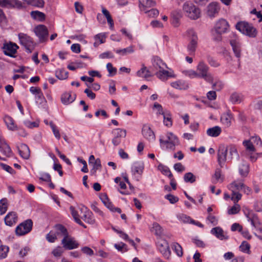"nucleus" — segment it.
<instances>
[{"label":"nucleus","instance_id":"680f3d73","mask_svg":"<svg viewBox=\"0 0 262 262\" xmlns=\"http://www.w3.org/2000/svg\"><path fill=\"white\" fill-rule=\"evenodd\" d=\"M144 12L147 14L148 16L150 17H156L159 15V11L157 9H151L150 10H147Z\"/></svg>","mask_w":262,"mask_h":262},{"label":"nucleus","instance_id":"c756f323","mask_svg":"<svg viewBox=\"0 0 262 262\" xmlns=\"http://www.w3.org/2000/svg\"><path fill=\"white\" fill-rule=\"evenodd\" d=\"M211 232L221 240L227 239L228 238V236L224 234V231L220 227H217L212 228Z\"/></svg>","mask_w":262,"mask_h":262},{"label":"nucleus","instance_id":"72a5a7b5","mask_svg":"<svg viewBox=\"0 0 262 262\" xmlns=\"http://www.w3.org/2000/svg\"><path fill=\"white\" fill-rule=\"evenodd\" d=\"M25 4L37 8H43L45 5L43 0H23Z\"/></svg>","mask_w":262,"mask_h":262},{"label":"nucleus","instance_id":"473e14b6","mask_svg":"<svg viewBox=\"0 0 262 262\" xmlns=\"http://www.w3.org/2000/svg\"><path fill=\"white\" fill-rule=\"evenodd\" d=\"M238 171L242 177H246L249 172V164L245 162H243L239 165Z\"/></svg>","mask_w":262,"mask_h":262},{"label":"nucleus","instance_id":"bb28decb","mask_svg":"<svg viewBox=\"0 0 262 262\" xmlns=\"http://www.w3.org/2000/svg\"><path fill=\"white\" fill-rule=\"evenodd\" d=\"M244 187V184L243 181H234L231 183H230L228 186V189L231 191H237L238 192L241 190L243 189V187Z\"/></svg>","mask_w":262,"mask_h":262},{"label":"nucleus","instance_id":"f3484780","mask_svg":"<svg viewBox=\"0 0 262 262\" xmlns=\"http://www.w3.org/2000/svg\"><path fill=\"white\" fill-rule=\"evenodd\" d=\"M157 247L163 255L168 258L170 255L169 244L165 239H161L157 243Z\"/></svg>","mask_w":262,"mask_h":262},{"label":"nucleus","instance_id":"4468645a","mask_svg":"<svg viewBox=\"0 0 262 262\" xmlns=\"http://www.w3.org/2000/svg\"><path fill=\"white\" fill-rule=\"evenodd\" d=\"M220 11V6L219 3L216 2H212L207 7V15L211 18H214L218 15Z\"/></svg>","mask_w":262,"mask_h":262},{"label":"nucleus","instance_id":"864d4df0","mask_svg":"<svg viewBox=\"0 0 262 262\" xmlns=\"http://www.w3.org/2000/svg\"><path fill=\"white\" fill-rule=\"evenodd\" d=\"M242 196V194L239 192H232L231 195V200L233 202L234 204H237V202L241 200Z\"/></svg>","mask_w":262,"mask_h":262},{"label":"nucleus","instance_id":"412c9836","mask_svg":"<svg viewBox=\"0 0 262 262\" xmlns=\"http://www.w3.org/2000/svg\"><path fill=\"white\" fill-rule=\"evenodd\" d=\"M57 238L60 237L65 238L69 234L67 228L61 224L55 225L53 229Z\"/></svg>","mask_w":262,"mask_h":262},{"label":"nucleus","instance_id":"39448f33","mask_svg":"<svg viewBox=\"0 0 262 262\" xmlns=\"http://www.w3.org/2000/svg\"><path fill=\"white\" fill-rule=\"evenodd\" d=\"M183 10L186 15L192 19H196L200 17V9L191 3H185L183 5Z\"/></svg>","mask_w":262,"mask_h":262},{"label":"nucleus","instance_id":"bf43d9fd","mask_svg":"<svg viewBox=\"0 0 262 262\" xmlns=\"http://www.w3.org/2000/svg\"><path fill=\"white\" fill-rule=\"evenodd\" d=\"M143 169V165L141 164H140V163H135L132 167V171L134 173H140L142 172Z\"/></svg>","mask_w":262,"mask_h":262},{"label":"nucleus","instance_id":"79ce46f5","mask_svg":"<svg viewBox=\"0 0 262 262\" xmlns=\"http://www.w3.org/2000/svg\"><path fill=\"white\" fill-rule=\"evenodd\" d=\"M114 51L117 54L122 56H124L128 54H131L134 52V47L133 46H130L126 48L123 49H116Z\"/></svg>","mask_w":262,"mask_h":262},{"label":"nucleus","instance_id":"2eb2a0df","mask_svg":"<svg viewBox=\"0 0 262 262\" xmlns=\"http://www.w3.org/2000/svg\"><path fill=\"white\" fill-rule=\"evenodd\" d=\"M34 32L39 38L40 42L45 41L48 37V31L47 27L43 25H40L34 28Z\"/></svg>","mask_w":262,"mask_h":262},{"label":"nucleus","instance_id":"a18cd8bd","mask_svg":"<svg viewBox=\"0 0 262 262\" xmlns=\"http://www.w3.org/2000/svg\"><path fill=\"white\" fill-rule=\"evenodd\" d=\"M158 169L163 174L168 177L169 178H171L173 177L172 173L168 167L160 164L158 166Z\"/></svg>","mask_w":262,"mask_h":262},{"label":"nucleus","instance_id":"ddd939ff","mask_svg":"<svg viewBox=\"0 0 262 262\" xmlns=\"http://www.w3.org/2000/svg\"><path fill=\"white\" fill-rule=\"evenodd\" d=\"M112 133L114 136L112 139V143L114 146L119 145L121 141V138H124L126 135L125 129L119 128L114 129Z\"/></svg>","mask_w":262,"mask_h":262},{"label":"nucleus","instance_id":"e433bc0d","mask_svg":"<svg viewBox=\"0 0 262 262\" xmlns=\"http://www.w3.org/2000/svg\"><path fill=\"white\" fill-rule=\"evenodd\" d=\"M232 115L229 113L223 114L221 117V121L223 124L227 127L231 124Z\"/></svg>","mask_w":262,"mask_h":262},{"label":"nucleus","instance_id":"c85d7f7f","mask_svg":"<svg viewBox=\"0 0 262 262\" xmlns=\"http://www.w3.org/2000/svg\"><path fill=\"white\" fill-rule=\"evenodd\" d=\"M171 86L176 89L186 90L189 88L188 84L183 80H178L170 83Z\"/></svg>","mask_w":262,"mask_h":262},{"label":"nucleus","instance_id":"f03ea898","mask_svg":"<svg viewBox=\"0 0 262 262\" xmlns=\"http://www.w3.org/2000/svg\"><path fill=\"white\" fill-rule=\"evenodd\" d=\"M159 141L161 147L166 150H174L176 146L180 144L178 137L171 132L161 136Z\"/></svg>","mask_w":262,"mask_h":262},{"label":"nucleus","instance_id":"4be33fe9","mask_svg":"<svg viewBox=\"0 0 262 262\" xmlns=\"http://www.w3.org/2000/svg\"><path fill=\"white\" fill-rule=\"evenodd\" d=\"M0 151L5 156L10 157L12 154L9 145L4 139H0Z\"/></svg>","mask_w":262,"mask_h":262},{"label":"nucleus","instance_id":"f257e3e1","mask_svg":"<svg viewBox=\"0 0 262 262\" xmlns=\"http://www.w3.org/2000/svg\"><path fill=\"white\" fill-rule=\"evenodd\" d=\"M152 66L156 71V75L162 81H166L169 78L175 77L173 71L165 70V68H167V65L158 57L154 58Z\"/></svg>","mask_w":262,"mask_h":262},{"label":"nucleus","instance_id":"37998d69","mask_svg":"<svg viewBox=\"0 0 262 262\" xmlns=\"http://www.w3.org/2000/svg\"><path fill=\"white\" fill-rule=\"evenodd\" d=\"M9 250V247L3 245L0 240V259H4L7 257Z\"/></svg>","mask_w":262,"mask_h":262},{"label":"nucleus","instance_id":"0e129e2a","mask_svg":"<svg viewBox=\"0 0 262 262\" xmlns=\"http://www.w3.org/2000/svg\"><path fill=\"white\" fill-rule=\"evenodd\" d=\"M63 252V247H61L60 246H58L53 250L52 254L55 257H59L62 255Z\"/></svg>","mask_w":262,"mask_h":262},{"label":"nucleus","instance_id":"69168bd1","mask_svg":"<svg viewBox=\"0 0 262 262\" xmlns=\"http://www.w3.org/2000/svg\"><path fill=\"white\" fill-rule=\"evenodd\" d=\"M152 228L155 231V234L157 235H160L162 234V230L161 226L157 223H153Z\"/></svg>","mask_w":262,"mask_h":262},{"label":"nucleus","instance_id":"1a4fd4ad","mask_svg":"<svg viewBox=\"0 0 262 262\" xmlns=\"http://www.w3.org/2000/svg\"><path fill=\"white\" fill-rule=\"evenodd\" d=\"M190 37V41L187 46V51L190 55H194L198 46V36L193 30H189L188 31Z\"/></svg>","mask_w":262,"mask_h":262},{"label":"nucleus","instance_id":"2f4dec72","mask_svg":"<svg viewBox=\"0 0 262 262\" xmlns=\"http://www.w3.org/2000/svg\"><path fill=\"white\" fill-rule=\"evenodd\" d=\"M7 7H12L18 9H25L26 6L25 4L18 0H8Z\"/></svg>","mask_w":262,"mask_h":262},{"label":"nucleus","instance_id":"cd10ccee","mask_svg":"<svg viewBox=\"0 0 262 262\" xmlns=\"http://www.w3.org/2000/svg\"><path fill=\"white\" fill-rule=\"evenodd\" d=\"M142 132L143 136L148 141H152L155 140V134L151 128L148 126H144Z\"/></svg>","mask_w":262,"mask_h":262},{"label":"nucleus","instance_id":"3c124183","mask_svg":"<svg viewBox=\"0 0 262 262\" xmlns=\"http://www.w3.org/2000/svg\"><path fill=\"white\" fill-rule=\"evenodd\" d=\"M239 248L244 253L249 254L250 252V245L246 241L243 242Z\"/></svg>","mask_w":262,"mask_h":262},{"label":"nucleus","instance_id":"5fc2aeb1","mask_svg":"<svg viewBox=\"0 0 262 262\" xmlns=\"http://www.w3.org/2000/svg\"><path fill=\"white\" fill-rule=\"evenodd\" d=\"M241 206L238 204H234V205L228 210V213L230 215L236 214L241 210Z\"/></svg>","mask_w":262,"mask_h":262},{"label":"nucleus","instance_id":"393cba45","mask_svg":"<svg viewBox=\"0 0 262 262\" xmlns=\"http://www.w3.org/2000/svg\"><path fill=\"white\" fill-rule=\"evenodd\" d=\"M17 221V216L15 212H10L5 217L6 225L11 226L15 224Z\"/></svg>","mask_w":262,"mask_h":262},{"label":"nucleus","instance_id":"7ed1b4c3","mask_svg":"<svg viewBox=\"0 0 262 262\" xmlns=\"http://www.w3.org/2000/svg\"><path fill=\"white\" fill-rule=\"evenodd\" d=\"M236 29L242 34L249 37H255L257 34L256 28L250 23L246 21H240L236 24Z\"/></svg>","mask_w":262,"mask_h":262},{"label":"nucleus","instance_id":"f8f14e48","mask_svg":"<svg viewBox=\"0 0 262 262\" xmlns=\"http://www.w3.org/2000/svg\"><path fill=\"white\" fill-rule=\"evenodd\" d=\"M244 214L249 222H250L252 226L254 228H258L260 225L257 215L252 210L246 209L244 210Z\"/></svg>","mask_w":262,"mask_h":262},{"label":"nucleus","instance_id":"603ef678","mask_svg":"<svg viewBox=\"0 0 262 262\" xmlns=\"http://www.w3.org/2000/svg\"><path fill=\"white\" fill-rule=\"evenodd\" d=\"M100 199L108 209H112L113 204L110 202L107 196L105 194H102Z\"/></svg>","mask_w":262,"mask_h":262},{"label":"nucleus","instance_id":"4d7b16f0","mask_svg":"<svg viewBox=\"0 0 262 262\" xmlns=\"http://www.w3.org/2000/svg\"><path fill=\"white\" fill-rule=\"evenodd\" d=\"M163 122L164 124L167 127L171 126L172 122L171 120V115L169 113H166L163 116Z\"/></svg>","mask_w":262,"mask_h":262},{"label":"nucleus","instance_id":"a878e982","mask_svg":"<svg viewBox=\"0 0 262 262\" xmlns=\"http://www.w3.org/2000/svg\"><path fill=\"white\" fill-rule=\"evenodd\" d=\"M230 45L232 48V50L235 56L237 58L241 57V45L237 39H234L230 40Z\"/></svg>","mask_w":262,"mask_h":262},{"label":"nucleus","instance_id":"9d476101","mask_svg":"<svg viewBox=\"0 0 262 262\" xmlns=\"http://www.w3.org/2000/svg\"><path fill=\"white\" fill-rule=\"evenodd\" d=\"M229 29L228 22L224 18L219 19L215 24L214 30L219 35L226 33Z\"/></svg>","mask_w":262,"mask_h":262},{"label":"nucleus","instance_id":"f704fd0d","mask_svg":"<svg viewBox=\"0 0 262 262\" xmlns=\"http://www.w3.org/2000/svg\"><path fill=\"white\" fill-rule=\"evenodd\" d=\"M224 179V176L222 174L221 169L219 168H216L215 173L212 176L213 182L214 183H222L223 182Z\"/></svg>","mask_w":262,"mask_h":262},{"label":"nucleus","instance_id":"8fccbe9b","mask_svg":"<svg viewBox=\"0 0 262 262\" xmlns=\"http://www.w3.org/2000/svg\"><path fill=\"white\" fill-rule=\"evenodd\" d=\"M184 180L186 183H193L195 181V177L191 172H187L184 176Z\"/></svg>","mask_w":262,"mask_h":262},{"label":"nucleus","instance_id":"7c9ffc66","mask_svg":"<svg viewBox=\"0 0 262 262\" xmlns=\"http://www.w3.org/2000/svg\"><path fill=\"white\" fill-rule=\"evenodd\" d=\"M4 121L9 130H15L17 129V125L15 124L14 121L12 117L9 116H5Z\"/></svg>","mask_w":262,"mask_h":262},{"label":"nucleus","instance_id":"052dcab7","mask_svg":"<svg viewBox=\"0 0 262 262\" xmlns=\"http://www.w3.org/2000/svg\"><path fill=\"white\" fill-rule=\"evenodd\" d=\"M106 69L108 72V76L112 77L117 73V69L113 66L111 63H108L106 64Z\"/></svg>","mask_w":262,"mask_h":262},{"label":"nucleus","instance_id":"774afa93","mask_svg":"<svg viewBox=\"0 0 262 262\" xmlns=\"http://www.w3.org/2000/svg\"><path fill=\"white\" fill-rule=\"evenodd\" d=\"M35 99L37 102H39L40 103H42L45 101V98L43 96V93L41 91L39 92L38 94L35 95Z\"/></svg>","mask_w":262,"mask_h":262},{"label":"nucleus","instance_id":"49530a36","mask_svg":"<svg viewBox=\"0 0 262 262\" xmlns=\"http://www.w3.org/2000/svg\"><path fill=\"white\" fill-rule=\"evenodd\" d=\"M171 248L178 256L181 257L183 255V249L179 244L178 243H173L171 245Z\"/></svg>","mask_w":262,"mask_h":262},{"label":"nucleus","instance_id":"de8ad7c7","mask_svg":"<svg viewBox=\"0 0 262 262\" xmlns=\"http://www.w3.org/2000/svg\"><path fill=\"white\" fill-rule=\"evenodd\" d=\"M8 208V202L6 199L0 200V215L4 214Z\"/></svg>","mask_w":262,"mask_h":262},{"label":"nucleus","instance_id":"58836bf2","mask_svg":"<svg viewBox=\"0 0 262 262\" xmlns=\"http://www.w3.org/2000/svg\"><path fill=\"white\" fill-rule=\"evenodd\" d=\"M31 16L35 20L42 21L45 20L46 15L41 12L39 11H32L30 13Z\"/></svg>","mask_w":262,"mask_h":262},{"label":"nucleus","instance_id":"5701e85b","mask_svg":"<svg viewBox=\"0 0 262 262\" xmlns=\"http://www.w3.org/2000/svg\"><path fill=\"white\" fill-rule=\"evenodd\" d=\"M20 156L24 159H28L30 156L29 147L26 144L21 143L17 146Z\"/></svg>","mask_w":262,"mask_h":262},{"label":"nucleus","instance_id":"6e6d98bb","mask_svg":"<svg viewBox=\"0 0 262 262\" xmlns=\"http://www.w3.org/2000/svg\"><path fill=\"white\" fill-rule=\"evenodd\" d=\"M153 109L156 110L157 116L161 115L164 116L166 113L163 111L162 105L157 102L154 103Z\"/></svg>","mask_w":262,"mask_h":262},{"label":"nucleus","instance_id":"aec40b11","mask_svg":"<svg viewBox=\"0 0 262 262\" xmlns=\"http://www.w3.org/2000/svg\"><path fill=\"white\" fill-rule=\"evenodd\" d=\"M76 95L72 92H66L61 96V102L64 105H68L74 102Z\"/></svg>","mask_w":262,"mask_h":262},{"label":"nucleus","instance_id":"13d9d810","mask_svg":"<svg viewBox=\"0 0 262 262\" xmlns=\"http://www.w3.org/2000/svg\"><path fill=\"white\" fill-rule=\"evenodd\" d=\"M46 238L49 243H54L57 239V236L55 234L53 230L50 231V232L46 235Z\"/></svg>","mask_w":262,"mask_h":262},{"label":"nucleus","instance_id":"6e6552de","mask_svg":"<svg viewBox=\"0 0 262 262\" xmlns=\"http://www.w3.org/2000/svg\"><path fill=\"white\" fill-rule=\"evenodd\" d=\"M33 222L31 220H27L20 223L15 229L16 234L18 235H24L31 231L32 228Z\"/></svg>","mask_w":262,"mask_h":262},{"label":"nucleus","instance_id":"a211bd4d","mask_svg":"<svg viewBox=\"0 0 262 262\" xmlns=\"http://www.w3.org/2000/svg\"><path fill=\"white\" fill-rule=\"evenodd\" d=\"M18 48V47L16 44L10 42L5 43L3 49L5 55L10 57H14V55L16 53Z\"/></svg>","mask_w":262,"mask_h":262},{"label":"nucleus","instance_id":"b1692460","mask_svg":"<svg viewBox=\"0 0 262 262\" xmlns=\"http://www.w3.org/2000/svg\"><path fill=\"white\" fill-rule=\"evenodd\" d=\"M156 5V2L152 0H139V7L141 11L144 12Z\"/></svg>","mask_w":262,"mask_h":262},{"label":"nucleus","instance_id":"20e7f679","mask_svg":"<svg viewBox=\"0 0 262 262\" xmlns=\"http://www.w3.org/2000/svg\"><path fill=\"white\" fill-rule=\"evenodd\" d=\"M208 70L209 67L203 61H200L199 62L196 67V72L199 77L203 78L207 82L212 83L213 77L211 73L208 72Z\"/></svg>","mask_w":262,"mask_h":262},{"label":"nucleus","instance_id":"4c0bfd02","mask_svg":"<svg viewBox=\"0 0 262 262\" xmlns=\"http://www.w3.org/2000/svg\"><path fill=\"white\" fill-rule=\"evenodd\" d=\"M137 75L145 79L151 76L150 71L144 65L140 70L137 72Z\"/></svg>","mask_w":262,"mask_h":262},{"label":"nucleus","instance_id":"a19ab883","mask_svg":"<svg viewBox=\"0 0 262 262\" xmlns=\"http://www.w3.org/2000/svg\"><path fill=\"white\" fill-rule=\"evenodd\" d=\"M70 210L71 212V214L73 216V217L75 221L80 225V226H82L83 228H86V226L82 222V221L80 220V218L79 217L78 213L77 211H76L74 209V208L73 206H71Z\"/></svg>","mask_w":262,"mask_h":262},{"label":"nucleus","instance_id":"ea45409f","mask_svg":"<svg viewBox=\"0 0 262 262\" xmlns=\"http://www.w3.org/2000/svg\"><path fill=\"white\" fill-rule=\"evenodd\" d=\"M242 100V95L236 92L233 93L230 97V101L233 104L240 103Z\"/></svg>","mask_w":262,"mask_h":262},{"label":"nucleus","instance_id":"c9c22d12","mask_svg":"<svg viewBox=\"0 0 262 262\" xmlns=\"http://www.w3.org/2000/svg\"><path fill=\"white\" fill-rule=\"evenodd\" d=\"M221 128L219 126H215L213 127L209 128L206 132L208 136L213 137L219 136L221 133Z\"/></svg>","mask_w":262,"mask_h":262},{"label":"nucleus","instance_id":"e2e57ef3","mask_svg":"<svg viewBox=\"0 0 262 262\" xmlns=\"http://www.w3.org/2000/svg\"><path fill=\"white\" fill-rule=\"evenodd\" d=\"M183 73L185 75L188 76L190 78L199 77V75L198 74L197 72L193 70L184 71Z\"/></svg>","mask_w":262,"mask_h":262},{"label":"nucleus","instance_id":"9b49d317","mask_svg":"<svg viewBox=\"0 0 262 262\" xmlns=\"http://www.w3.org/2000/svg\"><path fill=\"white\" fill-rule=\"evenodd\" d=\"M63 248L67 250H72L79 247L78 243L75 238L68 234L65 238H63L61 242Z\"/></svg>","mask_w":262,"mask_h":262},{"label":"nucleus","instance_id":"0eeeda50","mask_svg":"<svg viewBox=\"0 0 262 262\" xmlns=\"http://www.w3.org/2000/svg\"><path fill=\"white\" fill-rule=\"evenodd\" d=\"M18 38L20 44L25 47L27 51L31 53L35 47L32 39L28 35L23 33L18 34Z\"/></svg>","mask_w":262,"mask_h":262},{"label":"nucleus","instance_id":"6ab92c4d","mask_svg":"<svg viewBox=\"0 0 262 262\" xmlns=\"http://www.w3.org/2000/svg\"><path fill=\"white\" fill-rule=\"evenodd\" d=\"M228 148L224 146H220L217 152V161L221 167H223L227 159Z\"/></svg>","mask_w":262,"mask_h":262},{"label":"nucleus","instance_id":"423d86ee","mask_svg":"<svg viewBox=\"0 0 262 262\" xmlns=\"http://www.w3.org/2000/svg\"><path fill=\"white\" fill-rule=\"evenodd\" d=\"M243 144L246 148V155L252 162H255L257 159V154L255 153V148L251 140H245Z\"/></svg>","mask_w":262,"mask_h":262},{"label":"nucleus","instance_id":"338daca9","mask_svg":"<svg viewBox=\"0 0 262 262\" xmlns=\"http://www.w3.org/2000/svg\"><path fill=\"white\" fill-rule=\"evenodd\" d=\"M165 198V199H167L171 204L176 203L179 200V198L177 196L170 194L166 195Z\"/></svg>","mask_w":262,"mask_h":262},{"label":"nucleus","instance_id":"c03bdc74","mask_svg":"<svg viewBox=\"0 0 262 262\" xmlns=\"http://www.w3.org/2000/svg\"><path fill=\"white\" fill-rule=\"evenodd\" d=\"M55 76L60 80H64L68 78V72L64 69H58L56 71Z\"/></svg>","mask_w":262,"mask_h":262},{"label":"nucleus","instance_id":"dca6fc26","mask_svg":"<svg viewBox=\"0 0 262 262\" xmlns=\"http://www.w3.org/2000/svg\"><path fill=\"white\" fill-rule=\"evenodd\" d=\"M81 213L82 215L81 218L86 223L89 224H94L95 223L93 213L88 208L83 206L80 208Z\"/></svg>","mask_w":262,"mask_h":262},{"label":"nucleus","instance_id":"09e8293b","mask_svg":"<svg viewBox=\"0 0 262 262\" xmlns=\"http://www.w3.org/2000/svg\"><path fill=\"white\" fill-rule=\"evenodd\" d=\"M49 124L52 129L55 137L57 140H59L61 138V136L58 127L53 123V122H50Z\"/></svg>","mask_w":262,"mask_h":262}]
</instances>
